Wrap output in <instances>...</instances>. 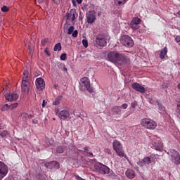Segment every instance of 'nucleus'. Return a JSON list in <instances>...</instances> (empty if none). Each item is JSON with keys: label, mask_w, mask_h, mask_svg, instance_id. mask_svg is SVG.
<instances>
[{"label": "nucleus", "mask_w": 180, "mask_h": 180, "mask_svg": "<svg viewBox=\"0 0 180 180\" xmlns=\"http://www.w3.org/2000/svg\"><path fill=\"white\" fill-rule=\"evenodd\" d=\"M107 58L108 61L114 64H130V58L129 57L116 51H110L108 53Z\"/></svg>", "instance_id": "obj_1"}, {"label": "nucleus", "mask_w": 180, "mask_h": 180, "mask_svg": "<svg viewBox=\"0 0 180 180\" xmlns=\"http://www.w3.org/2000/svg\"><path fill=\"white\" fill-rule=\"evenodd\" d=\"M112 148L113 150H115V153L117 154L119 157H124V158H127H127L124 155V150H123V146H122V143L119 141L115 140L113 141Z\"/></svg>", "instance_id": "obj_2"}, {"label": "nucleus", "mask_w": 180, "mask_h": 180, "mask_svg": "<svg viewBox=\"0 0 180 180\" xmlns=\"http://www.w3.org/2000/svg\"><path fill=\"white\" fill-rule=\"evenodd\" d=\"M109 40H110V37L108 34H107L106 39V37H105V35L100 34L97 35L96 38V43L97 46H99L100 47H105V46L108 44V41H109Z\"/></svg>", "instance_id": "obj_3"}, {"label": "nucleus", "mask_w": 180, "mask_h": 180, "mask_svg": "<svg viewBox=\"0 0 180 180\" xmlns=\"http://www.w3.org/2000/svg\"><path fill=\"white\" fill-rule=\"evenodd\" d=\"M141 126L145 127V129H149V130H154L157 127V123L153 120L148 118H143L141 122Z\"/></svg>", "instance_id": "obj_4"}, {"label": "nucleus", "mask_w": 180, "mask_h": 180, "mask_svg": "<svg viewBox=\"0 0 180 180\" xmlns=\"http://www.w3.org/2000/svg\"><path fill=\"white\" fill-rule=\"evenodd\" d=\"M168 155L172 158V162L175 164V165H179L180 164V155L176 150L171 149L167 152Z\"/></svg>", "instance_id": "obj_5"}, {"label": "nucleus", "mask_w": 180, "mask_h": 180, "mask_svg": "<svg viewBox=\"0 0 180 180\" xmlns=\"http://www.w3.org/2000/svg\"><path fill=\"white\" fill-rule=\"evenodd\" d=\"M120 41L125 47H133V46H134L133 39L129 35H122Z\"/></svg>", "instance_id": "obj_6"}, {"label": "nucleus", "mask_w": 180, "mask_h": 180, "mask_svg": "<svg viewBox=\"0 0 180 180\" xmlns=\"http://www.w3.org/2000/svg\"><path fill=\"white\" fill-rule=\"evenodd\" d=\"M81 82L82 87V89H87L88 92H89L90 94L94 93V88L91 86V82L89 81V79L88 77H82L81 79Z\"/></svg>", "instance_id": "obj_7"}, {"label": "nucleus", "mask_w": 180, "mask_h": 180, "mask_svg": "<svg viewBox=\"0 0 180 180\" xmlns=\"http://www.w3.org/2000/svg\"><path fill=\"white\" fill-rule=\"evenodd\" d=\"M95 169L98 171L100 174H109L110 172V169L108 167V166L101 163V162H97L94 165Z\"/></svg>", "instance_id": "obj_8"}, {"label": "nucleus", "mask_w": 180, "mask_h": 180, "mask_svg": "<svg viewBox=\"0 0 180 180\" xmlns=\"http://www.w3.org/2000/svg\"><path fill=\"white\" fill-rule=\"evenodd\" d=\"M44 167H46V168H49V169H60V162L53 160L46 162L44 164Z\"/></svg>", "instance_id": "obj_9"}, {"label": "nucleus", "mask_w": 180, "mask_h": 180, "mask_svg": "<svg viewBox=\"0 0 180 180\" xmlns=\"http://www.w3.org/2000/svg\"><path fill=\"white\" fill-rule=\"evenodd\" d=\"M37 89H38L39 91H43L46 86V82H44V79L41 77H38L36 79L35 81Z\"/></svg>", "instance_id": "obj_10"}, {"label": "nucleus", "mask_w": 180, "mask_h": 180, "mask_svg": "<svg viewBox=\"0 0 180 180\" xmlns=\"http://www.w3.org/2000/svg\"><path fill=\"white\" fill-rule=\"evenodd\" d=\"M131 86L134 91H136V92H139L140 94H146V88L141 84L134 82L131 84Z\"/></svg>", "instance_id": "obj_11"}, {"label": "nucleus", "mask_w": 180, "mask_h": 180, "mask_svg": "<svg viewBox=\"0 0 180 180\" xmlns=\"http://www.w3.org/2000/svg\"><path fill=\"white\" fill-rule=\"evenodd\" d=\"M151 162H152L151 158L146 157L143 160H139L137 162V165H139V167H144V165H150Z\"/></svg>", "instance_id": "obj_12"}, {"label": "nucleus", "mask_w": 180, "mask_h": 180, "mask_svg": "<svg viewBox=\"0 0 180 180\" xmlns=\"http://www.w3.org/2000/svg\"><path fill=\"white\" fill-rule=\"evenodd\" d=\"M8 174V166L0 161V176L4 178Z\"/></svg>", "instance_id": "obj_13"}, {"label": "nucleus", "mask_w": 180, "mask_h": 180, "mask_svg": "<svg viewBox=\"0 0 180 180\" xmlns=\"http://www.w3.org/2000/svg\"><path fill=\"white\" fill-rule=\"evenodd\" d=\"M96 12L95 11H89V13L87 14V23H94L95 20H96V17L95 16V14Z\"/></svg>", "instance_id": "obj_14"}, {"label": "nucleus", "mask_w": 180, "mask_h": 180, "mask_svg": "<svg viewBox=\"0 0 180 180\" xmlns=\"http://www.w3.org/2000/svg\"><path fill=\"white\" fill-rule=\"evenodd\" d=\"M58 117L60 118L61 120H65L66 119H71L70 116V112L67 110H63L60 112L58 114Z\"/></svg>", "instance_id": "obj_15"}, {"label": "nucleus", "mask_w": 180, "mask_h": 180, "mask_svg": "<svg viewBox=\"0 0 180 180\" xmlns=\"http://www.w3.org/2000/svg\"><path fill=\"white\" fill-rule=\"evenodd\" d=\"M5 98L6 101L13 102V101H16V99L19 98V95H18V94H6Z\"/></svg>", "instance_id": "obj_16"}, {"label": "nucleus", "mask_w": 180, "mask_h": 180, "mask_svg": "<svg viewBox=\"0 0 180 180\" xmlns=\"http://www.w3.org/2000/svg\"><path fill=\"white\" fill-rule=\"evenodd\" d=\"M125 174L127 178H129V179H133V178L136 177V172H134V170L127 169Z\"/></svg>", "instance_id": "obj_17"}, {"label": "nucleus", "mask_w": 180, "mask_h": 180, "mask_svg": "<svg viewBox=\"0 0 180 180\" xmlns=\"http://www.w3.org/2000/svg\"><path fill=\"white\" fill-rule=\"evenodd\" d=\"M30 83H22V91L25 94H29Z\"/></svg>", "instance_id": "obj_18"}, {"label": "nucleus", "mask_w": 180, "mask_h": 180, "mask_svg": "<svg viewBox=\"0 0 180 180\" xmlns=\"http://www.w3.org/2000/svg\"><path fill=\"white\" fill-rule=\"evenodd\" d=\"M156 103H158V110L160 113H165V107L162 105V103H161L158 100L156 101Z\"/></svg>", "instance_id": "obj_19"}, {"label": "nucleus", "mask_w": 180, "mask_h": 180, "mask_svg": "<svg viewBox=\"0 0 180 180\" xmlns=\"http://www.w3.org/2000/svg\"><path fill=\"white\" fill-rule=\"evenodd\" d=\"M112 115H120V112H122V110L119 106H114L112 108Z\"/></svg>", "instance_id": "obj_20"}, {"label": "nucleus", "mask_w": 180, "mask_h": 180, "mask_svg": "<svg viewBox=\"0 0 180 180\" xmlns=\"http://www.w3.org/2000/svg\"><path fill=\"white\" fill-rule=\"evenodd\" d=\"M167 53H168V50L167 49V47H165L160 51V58H161V60H164V58H165V56H167Z\"/></svg>", "instance_id": "obj_21"}, {"label": "nucleus", "mask_w": 180, "mask_h": 180, "mask_svg": "<svg viewBox=\"0 0 180 180\" xmlns=\"http://www.w3.org/2000/svg\"><path fill=\"white\" fill-rule=\"evenodd\" d=\"M127 0H114L115 5L117 6H120L121 5H124Z\"/></svg>", "instance_id": "obj_22"}, {"label": "nucleus", "mask_w": 180, "mask_h": 180, "mask_svg": "<svg viewBox=\"0 0 180 180\" xmlns=\"http://www.w3.org/2000/svg\"><path fill=\"white\" fill-rule=\"evenodd\" d=\"M134 25H140L141 22V19H140L139 17H135L132 19L131 22Z\"/></svg>", "instance_id": "obj_23"}, {"label": "nucleus", "mask_w": 180, "mask_h": 180, "mask_svg": "<svg viewBox=\"0 0 180 180\" xmlns=\"http://www.w3.org/2000/svg\"><path fill=\"white\" fill-rule=\"evenodd\" d=\"M62 99H63V96H59L56 98L55 101L53 102V105H60V101H61Z\"/></svg>", "instance_id": "obj_24"}, {"label": "nucleus", "mask_w": 180, "mask_h": 180, "mask_svg": "<svg viewBox=\"0 0 180 180\" xmlns=\"http://www.w3.org/2000/svg\"><path fill=\"white\" fill-rule=\"evenodd\" d=\"M54 51H61V43L58 42L56 44L53 48Z\"/></svg>", "instance_id": "obj_25"}, {"label": "nucleus", "mask_w": 180, "mask_h": 180, "mask_svg": "<svg viewBox=\"0 0 180 180\" xmlns=\"http://www.w3.org/2000/svg\"><path fill=\"white\" fill-rule=\"evenodd\" d=\"M56 153L58 154H63V153H64V147L63 146H58L57 148H56Z\"/></svg>", "instance_id": "obj_26"}, {"label": "nucleus", "mask_w": 180, "mask_h": 180, "mask_svg": "<svg viewBox=\"0 0 180 180\" xmlns=\"http://www.w3.org/2000/svg\"><path fill=\"white\" fill-rule=\"evenodd\" d=\"M129 27H131V29H133V30H137V29H139V25L131 22L129 24Z\"/></svg>", "instance_id": "obj_27"}, {"label": "nucleus", "mask_w": 180, "mask_h": 180, "mask_svg": "<svg viewBox=\"0 0 180 180\" xmlns=\"http://www.w3.org/2000/svg\"><path fill=\"white\" fill-rule=\"evenodd\" d=\"M1 110L2 112H5L6 110H10V108H9V105L8 104H4L2 108H1Z\"/></svg>", "instance_id": "obj_28"}, {"label": "nucleus", "mask_w": 180, "mask_h": 180, "mask_svg": "<svg viewBox=\"0 0 180 180\" xmlns=\"http://www.w3.org/2000/svg\"><path fill=\"white\" fill-rule=\"evenodd\" d=\"M22 116L23 117V119H25L26 120V119H32L33 117V115H27V113H23L22 114Z\"/></svg>", "instance_id": "obj_29"}, {"label": "nucleus", "mask_w": 180, "mask_h": 180, "mask_svg": "<svg viewBox=\"0 0 180 180\" xmlns=\"http://www.w3.org/2000/svg\"><path fill=\"white\" fill-rule=\"evenodd\" d=\"M36 178L38 180H46V177L41 174H38L36 175Z\"/></svg>", "instance_id": "obj_30"}, {"label": "nucleus", "mask_w": 180, "mask_h": 180, "mask_svg": "<svg viewBox=\"0 0 180 180\" xmlns=\"http://www.w3.org/2000/svg\"><path fill=\"white\" fill-rule=\"evenodd\" d=\"M155 150L157 151H162V150H164V147H162V144H160V145H157L155 146Z\"/></svg>", "instance_id": "obj_31"}, {"label": "nucleus", "mask_w": 180, "mask_h": 180, "mask_svg": "<svg viewBox=\"0 0 180 180\" xmlns=\"http://www.w3.org/2000/svg\"><path fill=\"white\" fill-rule=\"evenodd\" d=\"M74 29V26H70L68 30V34H72L73 32L75 31Z\"/></svg>", "instance_id": "obj_32"}, {"label": "nucleus", "mask_w": 180, "mask_h": 180, "mask_svg": "<svg viewBox=\"0 0 180 180\" xmlns=\"http://www.w3.org/2000/svg\"><path fill=\"white\" fill-rule=\"evenodd\" d=\"M10 110H13V109H15V108H18V103H15L11 105H8Z\"/></svg>", "instance_id": "obj_33"}, {"label": "nucleus", "mask_w": 180, "mask_h": 180, "mask_svg": "<svg viewBox=\"0 0 180 180\" xmlns=\"http://www.w3.org/2000/svg\"><path fill=\"white\" fill-rule=\"evenodd\" d=\"M49 43V38H44L41 40V44L42 46H46Z\"/></svg>", "instance_id": "obj_34"}, {"label": "nucleus", "mask_w": 180, "mask_h": 180, "mask_svg": "<svg viewBox=\"0 0 180 180\" xmlns=\"http://www.w3.org/2000/svg\"><path fill=\"white\" fill-rule=\"evenodd\" d=\"M176 112L178 114V116H180V102L177 103V108L176 109Z\"/></svg>", "instance_id": "obj_35"}, {"label": "nucleus", "mask_w": 180, "mask_h": 180, "mask_svg": "<svg viewBox=\"0 0 180 180\" xmlns=\"http://www.w3.org/2000/svg\"><path fill=\"white\" fill-rule=\"evenodd\" d=\"M56 67H58V68H59V70H63V68L64 67V64H63L60 62H58L56 63Z\"/></svg>", "instance_id": "obj_36"}, {"label": "nucleus", "mask_w": 180, "mask_h": 180, "mask_svg": "<svg viewBox=\"0 0 180 180\" xmlns=\"http://www.w3.org/2000/svg\"><path fill=\"white\" fill-rule=\"evenodd\" d=\"M60 60H62V61H65V60H67V53H62L60 56Z\"/></svg>", "instance_id": "obj_37"}, {"label": "nucleus", "mask_w": 180, "mask_h": 180, "mask_svg": "<svg viewBox=\"0 0 180 180\" xmlns=\"http://www.w3.org/2000/svg\"><path fill=\"white\" fill-rule=\"evenodd\" d=\"M7 134H8V131H0V136H1V137H6Z\"/></svg>", "instance_id": "obj_38"}, {"label": "nucleus", "mask_w": 180, "mask_h": 180, "mask_svg": "<svg viewBox=\"0 0 180 180\" xmlns=\"http://www.w3.org/2000/svg\"><path fill=\"white\" fill-rule=\"evenodd\" d=\"M9 11V8L6 6H3L1 7V12H8Z\"/></svg>", "instance_id": "obj_39"}, {"label": "nucleus", "mask_w": 180, "mask_h": 180, "mask_svg": "<svg viewBox=\"0 0 180 180\" xmlns=\"http://www.w3.org/2000/svg\"><path fill=\"white\" fill-rule=\"evenodd\" d=\"M74 12V10H71L69 13H67V19H70L71 16H72V13Z\"/></svg>", "instance_id": "obj_40"}, {"label": "nucleus", "mask_w": 180, "mask_h": 180, "mask_svg": "<svg viewBox=\"0 0 180 180\" xmlns=\"http://www.w3.org/2000/svg\"><path fill=\"white\" fill-rule=\"evenodd\" d=\"M27 50H28L29 54H30V56H32V54H33V48H32L30 46H28Z\"/></svg>", "instance_id": "obj_41"}, {"label": "nucleus", "mask_w": 180, "mask_h": 180, "mask_svg": "<svg viewBox=\"0 0 180 180\" xmlns=\"http://www.w3.org/2000/svg\"><path fill=\"white\" fill-rule=\"evenodd\" d=\"M82 44L86 49V47H88V40L83 39L82 40Z\"/></svg>", "instance_id": "obj_42"}, {"label": "nucleus", "mask_w": 180, "mask_h": 180, "mask_svg": "<svg viewBox=\"0 0 180 180\" xmlns=\"http://www.w3.org/2000/svg\"><path fill=\"white\" fill-rule=\"evenodd\" d=\"M44 53L45 54H46V56H48V57H50V56H51V53H50V51H49V48L45 49Z\"/></svg>", "instance_id": "obj_43"}, {"label": "nucleus", "mask_w": 180, "mask_h": 180, "mask_svg": "<svg viewBox=\"0 0 180 180\" xmlns=\"http://www.w3.org/2000/svg\"><path fill=\"white\" fill-rule=\"evenodd\" d=\"M72 37H77L78 36V30H75L72 33Z\"/></svg>", "instance_id": "obj_44"}, {"label": "nucleus", "mask_w": 180, "mask_h": 180, "mask_svg": "<svg viewBox=\"0 0 180 180\" xmlns=\"http://www.w3.org/2000/svg\"><path fill=\"white\" fill-rule=\"evenodd\" d=\"M75 15H77V11L75 10H73V13H72V20H75Z\"/></svg>", "instance_id": "obj_45"}, {"label": "nucleus", "mask_w": 180, "mask_h": 180, "mask_svg": "<svg viewBox=\"0 0 180 180\" xmlns=\"http://www.w3.org/2000/svg\"><path fill=\"white\" fill-rule=\"evenodd\" d=\"M77 116H78V117H80V119H84V117H86V114H85V115H84V112H80V114Z\"/></svg>", "instance_id": "obj_46"}, {"label": "nucleus", "mask_w": 180, "mask_h": 180, "mask_svg": "<svg viewBox=\"0 0 180 180\" xmlns=\"http://www.w3.org/2000/svg\"><path fill=\"white\" fill-rule=\"evenodd\" d=\"M127 106H128L127 103H124L120 108L121 109H127Z\"/></svg>", "instance_id": "obj_47"}, {"label": "nucleus", "mask_w": 180, "mask_h": 180, "mask_svg": "<svg viewBox=\"0 0 180 180\" xmlns=\"http://www.w3.org/2000/svg\"><path fill=\"white\" fill-rule=\"evenodd\" d=\"M25 82L29 83V80H27V79H26V77H25V76H24L22 79V84H25Z\"/></svg>", "instance_id": "obj_48"}, {"label": "nucleus", "mask_w": 180, "mask_h": 180, "mask_svg": "<svg viewBox=\"0 0 180 180\" xmlns=\"http://www.w3.org/2000/svg\"><path fill=\"white\" fill-rule=\"evenodd\" d=\"M36 5H40V4H43V0H35Z\"/></svg>", "instance_id": "obj_49"}, {"label": "nucleus", "mask_w": 180, "mask_h": 180, "mask_svg": "<svg viewBox=\"0 0 180 180\" xmlns=\"http://www.w3.org/2000/svg\"><path fill=\"white\" fill-rule=\"evenodd\" d=\"M63 70V72H68V70L67 69V68H65V65H64V66L62 68V69Z\"/></svg>", "instance_id": "obj_50"}, {"label": "nucleus", "mask_w": 180, "mask_h": 180, "mask_svg": "<svg viewBox=\"0 0 180 180\" xmlns=\"http://www.w3.org/2000/svg\"><path fill=\"white\" fill-rule=\"evenodd\" d=\"M175 41H176V43H180V36L176 37Z\"/></svg>", "instance_id": "obj_51"}, {"label": "nucleus", "mask_w": 180, "mask_h": 180, "mask_svg": "<svg viewBox=\"0 0 180 180\" xmlns=\"http://www.w3.org/2000/svg\"><path fill=\"white\" fill-rule=\"evenodd\" d=\"M46 105H47V102H46V100H44L42 103V108H46Z\"/></svg>", "instance_id": "obj_52"}, {"label": "nucleus", "mask_w": 180, "mask_h": 180, "mask_svg": "<svg viewBox=\"0 0 180 180\" xmlns=\"http://www.w3.org/2000/svg\"><path fill=\"white\" fill-rule=\"evenodd\" d=\"M23 75H24V77H25L27 75H29V71L25 70L24 72H23Z\"/></svg>", "instance_id": "obj_53"}, {"label": "nucleus", "mask_w": 180, "mask_h": 180, "mask_svg": "<svg viewBox=\"0 0 180 180\" xmlns=\"http://www.w3.org/2000/svg\"><path fill=\"white\" fill-rule=\"evenodd\" d=\"M83 17H82V13L80 12L79 13V20H82Z\"/></svg>", "instance_id": "obj_54"}, {"label": "nucleus", "mask_w": 180, "mask_h": 180, "mask_svg": "<svg viewBox=\"0 0 180 180\" xmlns=\"http://www.w3.org/2000/svg\"><path fill=\"white\" fill-rule=\"evenodd\" d=\"M72 3L73 4L74 6H77V1L75 0H72Z\"/></svg>", "instance_id": "obj_55"}, {"label": "nucleus", "mask_w": 180, "mask_h": 180, "mask_svg": "<svg viewBox=\"0 0 180 180\" xmlns=\"http://www.w3.org/2000/svg\"><path fill=\"white\" fill-rule=\"evenodd\" d=\"M60 112V110H58V108H56L55 109V112H56V115H58V112Z\"/></svg>", "instance_id": "obj_56"}, {"label": "nucleus", "mask_w": 180, "mask_h": 180, "mask_svg": "<svg viewBox=\"0 0 180 180\" xmlns=\"http://www.w3.org/2000/svg\"><path fill=\"white\" fill-rule=\"evenodd\" d=\"M131 106L133 108H136V103H131Z\"/></svg>", "instance_id": "obj_57"}, {"label": "nucleus", "mask_w": 180, "mask_h": 180, "mask_svg": "<svg viewBox=\"0 0 180 180\" xmlns=\"http://www.w3.org/2000/svg\"><path fill=\"white\" fill-rule=\"evenodd\" d=\"M76 1L79 5H81V4H82V0H76Z\"/></svg>", "instance_id": "obj_58"}, {"label": "nucleus", "mask_w": 180, "mask_h": 180, "mask_svg": "<svg viewBox=\"0 0 180 180\" xmlns=\"http://www.w3.org/2000/svg\"><path fill=\"white\" fill-rule=\"evenodd\" d=\"M32 122H33L34 124H37V120H32Z\"/></svg>", "instance_id": "obj_59"}, {"label": "nucleus", "mask_w": 180, "mask_h": 180, "mask_svg": "<svg viewBox=\"0 0 180 180\" xmlns=\"http://www.w3.org/2000/svg\"><path fill=\"white\" fill-rule=\"evenodd\" d=\"M84 151H85V152L89 151V149H88V147H85V148H84Z\"/></svg>", "instance_id": "obj_60"}, {"label": "nucleus", "mask_w": 180, "mask_h": 180, "mask_svg": "<svg viewBox=\"0 0 180 180\" xmlns=\"http://www.w3.org/2000/svg\"><path fill=\"white\" fill-rule=\"evenodd\" d=\"M26 79H27V80H28L29 81V75H27V76H24Z\"/></svg>", "instance_id": "obj_61"}, {"label": "nucleus", "mask_w": 180, "mask_h": 180, "mask_svg": "<svg viewBox=\"0 0 180 180\" xmlns=\"http://www.w3.org/2000/svg\"><path fill=\"white\" fill-rule=\"evenodd\" d=\"M89 155H90L91 157H94V153H92L91 152L89 153Z\"/></svg>", "instance_id": "obj_62"}, {"label": "nucleus", "mask_w": 180, "mask_h": 180, "mask_svg": "<svg viewBox=\"0 0 180 180\" xmlns=\"http://www.w3.org/2000/svg\"><path fill=\"white\" fill-rule=\"evenodd\" d=\"M178 89H180V83L177 85Z\"/></svg>", "instance_id": "obj_63"}, {"label": "nucleus", "mask_w": 180, "mask_h": 180, "mask_svg": "<svg viewBox=\"0 0 180 180\" xmlns=\"http://www.w3.org/2000/svg\"><path fill=\"white\" fill-rule=\"evenodd\" d=\"M98 16H101V13H98Z\"/></svg>", "instance_id": "obj_64"}]
</instances>
